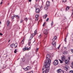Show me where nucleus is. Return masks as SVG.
<instances>
[{
  "mask_svg": "<svg viewBox=\"0 0 73 73\" xmlns=\"http://www.w3.org/2000/svg\"><path fill=\"white\" fill-rule=\"evenodd\" d=\"M25 20L27 21L28 20V18H25Z\"/></svg>",
  "mask_w": 73,
  "mask_h": 73,
  "instance_id": "473e14b6",
  "label": "nucleus"
},
{
  "mask_svg": "<svg viewBox=\"0 0 73 73\" xmlns=\"http://www.w3.org/2000/svg\"><path fill=\"white\" fill-rule=\"evenodd\" d=\"M38 0H36V2H37V1H38Z\"/></svg>",
  "mask_w": 73,
  "mask_h": 73,
  "instance_id": "6e6d98bb",
  "label": "nucleus"
},
{
  "mask_svg": "<svg viewBox=\"0 0 73 73\" xmlns=\"http://www.w3.org/2000/svg\"><path fill=\"white\" fill-rule=\"evenodd\" d=\"M73 73V71L72 70H71L70 71L69 73Z\"/></svg>",
  "mask_w": 73,
  "mask_h": 73,
  "instance_id": "2f4dec72",
  "label": "nucleus"
},
{
  "mask_svg": "<svg viewBox=\"0 0 73 73\" xmlns=\"http://www.w3.org/2000/svg\"><path fill=\"white\" fill-rule=\"evenodd\" d=\"M48 9V7H47V6H45L44 8V9H45V10H47V9Z\"/></svg>",
  "mask_w": 73,
  "mask_h": 73,
  "instance_id": "5701e85b",
  "label": "nucleus"
},
{
  "mask_svg": "<svg viewBox=\"0 0 73 73\" xmlns=\"http://www.w3.org/2000/svg\"><path fill=\"white\" fill-rule=\"evenodd\" d=\"M57 38V36H55L52 39L53 42H52V44L54 46L56 47V42H55L54 41H55Z\"/></svg>",
  "mask_w": 73,
  "mask_h": 73,
  "instance_id": "f03ea898",
  "label": "nucleus"
},
{
  "mask_svg": "<svg viewBox=\"0 0 73 73\" xmlns=\"http://www.w3.org/2000/svg\"><path fill=\"white\" fill-rule=\"evenodd\" d=\"M24 69L25 70H28L27 67L26 68H24Z\"/></svg>",
  "mask_w": 73,
  "mask_h": 73,
  "instance_id": "a878e982",
  "label": "nucleus"
},
{
  "mask_svg": "<svg viewBox=\"0 0 73 73\" xmlns=\"http://www.w3.org/2000/svg\"><path fill=\"white\" fill-rule=\"evenodd\" d=\"M51 62V60H47L44 62L45 64V66L42 68L43 70L46 71V72H49L50 70V64Z\"/></svg>",
  "mask_w": 73,
  "mask_h": 73,
  "instance_id": "f257e3e1",
  "label": "nucleus"
},
{
  "mask_svg": "<svg viewBox=\"0 0 73 73\" xmlns=\"http://www.w3.org/2000/svg\"><path fill=\"white\" fill-rule=\"evenodd\" d=\"M64 41L66 42V38H65L64 39Z\"/></svg>",
  "mask_w": 73,
  "mask_h": 73,
  "instance_id": "37998d69",
  "label": "nucleus"
},
{
  "mask_svg": "<svg viewBox=\"0 0 73 73\" xmlns=\"http://www.w3.org/2000/svg\"><path fill=\"white\" fill-rule=\"evenodd\" d=\"M72 14H73V9L72 10Z\"/></svg>",
  "mask_w": 73,
  "mask_h": 73,
  "instance_id": "052dcab7",
  "label": "nucleus"
},
{
  "mask_svg": "<svg viewBox=\"0 0 73 73\" xmlns=\"http://www.w3.org/2000/svg\"><path fill=\"white\" fill-rule=\"evenodd\" d=\"M39 16V15L38 14L36 15V16H35L36 18V19H37V20H38V19H37V18H38V17Z\"/></svg>",
  "mask_w": 73,
  "mask_h": 73,
  "instance_id": "6ab92c4d",
  "label": "nucleus"
},
{
  "mask_svg": "<svg viewBox=\"0 0 73 73\" xmlns=\"http://www.w3.org/2000/svg\"><path fill=\"white\" fill-rule=\"evenodd\" d=\"M14 17H18V18H19V16H18V15H14Z\"/></svg>",
  "mask_w": 73,
  "mask_h": 73,
  "instance_id": "cd10ccee",
  "label": "nucleus"
},
{
  "mask_svg": "<svg viewBox=\"0 0 73 73\" xmlns=\"http://www.w3.org/2000/svg\"><path fill=\"white\" fill-rule=\"evenodd\" d=\"M59 60L60 62V63H61V64H62V63L63 62L62 60H61L60 59Z\"/></svg>",
  "mask_w": 73,
  "mask_h": 73,
  "instance_id": "72a5a7b5",
  "label": "nucleus"
},
{
  "mask_svg": "<svg viewBox=\"0 0 73 73\" xmlns=\"http://www.w3.org/2000/svg\"><path fill=\"white\" fill-rule=\"evenodd\" d=\"M42 73H48V72H46V71L43 70V69H42Z\"/></svg>",
  "mask_w": 73,
  "mask_h": 73,
  "instance_id": "2eb2a0df",
  "label": "nucleus"
},
{
  "mask_svg": "<svg viewBox=\"0 0 73 73\" xmlns=\"http://www.w3.org/2000/svg\"><path fill=\"white\" fill-rule=\"evenodd\" d=\"M34 35H36V34H37V30H36L34 32Z\"/></svg>",
  "mask_w": 73,
  "mask_h": 73,
  "instance_id": "bb28decb",
  "label": "nucleus"
},
{
  "mask_svg": "<svg viewBox=\"0 0 73 73\" xmlns=\"http://www.w3.org/2000/svg\"><path fill=\"white\" fill-rule=\"evenodd\" d=\"M22 61L23 62H24V61H25V60L24 59L22 58Z\"/></svg>",
  "mask_w": 73,
  "mask_h": 73,
  "instance_id": "f704fd0d",
  "label": "nucleus"
},
{
  "mask_svg": "<svg viewBox=\"0 0 73 73\" xmlns=\"http://www.w3.org/2000/svg\"><path fill=\"white\" fill-rule=\"evenodd\" d=\"M31 40L30 39L29 41V46H31Z\"/></svg>",
  "mask_w": 73,
  "mask_h": 73,
  "instance_id": "ddd939ff",
  "label": "nucleus"
},
{
  "mask_svg": "<svg viewBox=\"0 0 73 73\" xmlns=\"http://www.w3.org/2000/svg\"><path fill=\"white\" fill-rule=\"evenodd\" d=\"M10 24V22H9V21H7V26L9 25Z\"/></svg>",
  "mask_w": 73,
  "mask_h": 73,
  "instance_id": "a211bd4d",
  "label": "nucleus"
},
{
  "mask_svg": "<svg viewBox=\"0 0 73 73\" xmlns=\"http://www.w3.org/2000/svg\"><path fill=\"white\" fill-rule=\"evenodd\" d=\"M69 9V7L68 6H67L66 8V11H67V10H68Z\"/></svg>",
  "mask_w": 73,
  "mask_h": 73,
  "instance_id": "aec40b11",
  "label": "nucleus"
},
{
  "mask_svg": "<svg viewBox=\"0 0 73 73\" xmlns=\"http://www.w3.org/2000/svg\"><path fill=\"white\" fill-rule=\"evenodd\" d=\"M25 48H24L23 49V50H24V51H25V50H29V49H30V48H31V46L30 47V49L29 48H28V47H26V46H25Z\"/></svg>",
  "mask_w": 73,
  "mask_h": 73,
  "instance_id": "423d86ee",
  "label": "nucleus"
},
{
  "mask_svg": "<svg viewBox=\"0 0 73 73\" xmlns=\"http://www.w3.org/2000/svg\"><path fill=\"white\" fill-rule=\"evenodd\" d=\"M35 34L34 33H33L31 35V37L30 38V40H31L32 39V38L33 37V36H35Z\"/></svg>",
  "mask_w": 73,
  "mask_h": 73,
  "instance_id": "6e6552de",
  "label": "nucleus"
},
{
  "mask_svg": "<svg viewBox=\"0 0 73 73\" xmlns=\"http://www.w3.org/2000/svg\"><path fill=\"white\" fill-rule=\"evenodd\" d=\"M49 20V18H48L47 19H46V21L48 22Z\"/></svg>",
  "mask_w": 73,
  "mask_h": 73,
  "instance_id": "58836bf2",
  "label": "nucleus"
},
{
  "mask_svg": "<svg viewBox=\"0 0 73 73\" xmlns=\"http://www.w3.org/2000/svg\"><path fill=\"white\" fill-rule=\"evenodd\" d=\"M17 52V51L16 49H15L14 51L15 53H16Z\"/></svg>",
  "mask_w": 73,
  "mask_h": 73,
  "instance_id": "c756f323",
  "label": "nucleus"
},
{
  "mask_svg": "<svg viewBox=\"0 0 73 73\" xmlns=\"http://www.w3.org/2000/svg\"><path fill=\"white\" fill-rule=\"evenodd\" d=\"M63 2H64V3H65V2H66V0H62Z\"/></svg>",
  "mask_w": 73,
  "mask_h": 73,
  "instance_id": "a19ab883",
  "label": "nucleus"
},
{
  "mask_svg": "<svg viewBox=\"0 0 73 73\" xmlns=\"http://www.w3.org/2000/svg\"><path fill=\"white\" fill-rule=\"evenodd\" d=\"M71 52H72V53H73V49H71Z\"/></svg>",
  "mask_w": 73,
  "mask_h": 73,
  "instance_id": "ea45409f",
  "label": "nucleus"
},
{
  "mask_svg": "<svg viewBox=\"0 0 73 73\" xmlns=\"http://www.w3.org/2000/svg\"><path fill=\"white\" fill-rule=\"evenodd\" d=\"M6 57H7V55H6Z\"/></svg>",
  "mask_w": 73,
  "mask_h": 73,
  "instance_id": "69168bd1",
  "label": "nucleus"
},
{
  "mask_svg": "<svg viewBox=\"0 0 73 73\" xmlns=\"http://www.w3.org/2000/svg\"><path fill=\"white\" fill-rule=\"evenodd\" d=\"M27 69L28 70H29V69H31V66H28L27 67Z\"/></svg>",
  "mask_w": 73,
  "mask_h": 73,
  "instance_id": "b1692460",
  "label": "nucleus"
},
{
  "mask_svg": "<svg viewBox=\"0 0 73 73\" xmlns=\"http://www.w3.org/2000/svg\"><path fill=\"white\" fill-rule=\"evenodd\" d=\"M0 35L1 36H3V34L1 33H0Z\"/></svg>",
  "mask_w": 73,
  "mask_h": 73,
  "instance_id": "8fccbe9b",
  "label": "nucleus"
},
{
  "mask_svg": "<svg viewBox=\"0 0 73 73\" xmlns=\"http://www.w3.org/2000/svg\"><path fill=\"white\" fill-rule=\"evenodd\" d=\"M14 16L12 17H11L12 19H14Z\"/></svg>",
  "mask_w": 73,
  "mask_h": 73,
  "instance_id": "79ce46f5",
  "label": "nucleus"
},
{
  "mask_svg": "<svg viewBox=\"0 0 73 73\" xmlns=\"http://www.w3.org/2000/svg\"><path fill=\"white\" fill-rule=\"evenodd\" d=\"M25 40V38H23V39L22 40V41H24V40Z\"/></svg>",
  "mask_w": 73,
  "mask_h": 73,
  "instance_id": "09e8293b",
  "label": "nucleus"
},
{
  "mask_svg": "<svg viewBox=\"0 0 73 73\" xmlns=\"http://www.w3.org/2000/svg\"><path fill=\"white\" fill-rule=\"evenodd\" d=\"M60 44L59 45V46L58 47V49H59V48H60Z\"/></svg>",
  "mask_w": 73,
  "mask_h": 73,
  "instance_id": "a18cd8bd",
  "label": "nucleus"
},
{
  "mask_svg": "<svg viewBox=\"0 0 73 73\" xmlns=\"http://www.w3.org/2000/svg\"><path fill=\"white\" fill-rule=\"evenodd\" d=\"M45 22H44V23H43V25H42V26L43 27H44V25H45Z\"/></svg>",
  "mask_w": 73,
  "mask_h": 73,
  "instance_id": "4c0bfd02",
  "label": "nucleus"
},
{
  "mask_svg": "<svg viewBox=\"0 0 73 73\" xmlns=\"http://www.w3.org/2000/svg\"><path fill=\"white\" fill-rule=\"evenodd\" d=\"M73 15V13H72L71 16H72V15Z\"/></svg>",
  "mask_w": 73,
  "mask_h": 73,
  "instance_id": "680f3d73",
  "label": "nucleus"
},
{
  "mask_svg": "<svg viewBox=\"0 0 73 73\" xmlns=\"http://www.w3.org/2000/svg\"><path fill=\"white\" fill-rule=\"evenodd\" d=\"M42 37V35L41 34L39 36H38V38H41V37Z\"/></svg>",
  "mask_w": 73,
  "mask_h": 73,
  "instance_id": "4be33fe9",
  "label": "nucleus"
},
{
  "mask_svg": "<svg viewBox=\"0 0 73 73\" xmlns=\"http://www.w3.org/2000/svg\"><path fill=\"white\" fill-rule=\"evenodd\" d=\"M42 6L41 5L40 7V8L41 9V8H42Z\"/></svg>",
  "mask_w": 73,
  "mask_h": 73,
  "instance_id": "603ef678",
  "label": "nucleus"
},
{
  "mask_svg": "<svg viewBox=\"0 0 73 73\" xmlns=\"http://www.w3.org/2000/svg\"><path fill=\"white\" fill-rule=\"evenodd\" d=\"M63 54H68V52L67 51H64L63 52Z\"/></svg>",
  "mask_w": 73,
  "mask_h": 73,
  "instance_id": "4468645a",
  "label": "nucleus"
},
{
  "mask_svg": "<svg viewBox=\"0 0 73 73\" xmlns=\"http://www.w3.org/2000/svg\"><path fill=\"white\" fill-rule=\"evenodd\" d=\"M53 64L54 65H57L58 64V60H56L53 62Z\"/></svg>",
  "mask_w": 73,
  "mask_h": 73,
  "instance_id": "7ed1b4c3",
  "label": "nucleus"
},
{
  "mask_svg": "<svg viewBox=\"0 0 73 73\" xmlns=\"http://www.w3.org/2000/svg\"><path fill=\"white\" fill-rule=\"evenodd\" d=\"M53 21H52L51 23V26H52L53 25Z\"/></svg>",
  "mask_w": 73,
  "mask_h": 73,
  "instance_id": "c9c22d12",
  "label": "nucleus"
},
{
  "mask_svg": "<svg viewBox=\"0 0 73 73\" xmlns=\"http://www.w3.org/2000/svg\"><path fill=\"white\" fill-rule=\"evenodd\" d=\"M69 60H66L65 61V63L66 64H69Z\"/></svg>",
  "mask_w": 73,
  "mask_h": 73,
  "instance_id": "f8f14e48",
  "label": "nucleus"
},
{
  "mask_svg": "<svg viewBox=\"0 0 73 73\" xmlns=\"http://www.w3.org/2000/svg\"><path fill=\"white\" fill-rule=\"evenodd\" d=\"M61 59L62 61H64V60H65V56L63 55L62 56H61Z\"/></svg>",
  "mask_w": 73,
  "mask_h": 73,
  "instance_id": "1a4fd4ad",
  "label": "nucleus"
},
{
  "mask_svg": "<svg viewBox=\"0 0 73 73\" xmlns=\"http://www.w3.org/2000/svg\"><path fill=\"white\" fill-rule=\"evenodd\" d=\"M27 73H33V72L31 71V72H29Z\"/></svg>",
  "mask_w": 73,
  "mask_h": 73,
  "instance_id": "de8ad7c7",
  "label": "nucleus"
},
{
  "mask_svg": "<svg viewBox=\"0 0 73 73\" xmlns=\"http://www.w3.org/2000/svg\"><path fill=\"white\" fill-rule=\"evenodd\" d=\"M38 48H37L36 50V52H37V51H38Z\"/></svg>",
  "mask_w": 73,
  "mask_h": 73,
  "instance_id": "49530a36",
  "label": "nucleus"
},
{
  "mask_svg": "<svg viewBox=\"0 0 73 73\" xmlns=\"http://www.w3.org/2000/svg\"><path fill=\"white\" fill-rule=\"evenodd\" d=\"M64 69H65V70H66V71H67L68 69V68L66 67H64Z\"/></svg>",
  "mask_w": 73,
  "mask_h": 73,
  "instance_id": "393cba45",
  "label": "nucleus"
},
{
  "mask_svg": "<svg viewBox=\"0 0 73 73\" xmlns=\"http://www.w3.org/2000/svg\"><path fill=\"white\" fill-rule=\"evenodd\" d=\"M71 67L72 68H73V62L71 63Z\"/></svg>",
  "mask_w": 73,
  "mask_h": 73,
  "instance_id": "c85d7f7f",
  "label": "nucleus"
},
{
  "mask_svg": "<svg viewBox=\"0 0 73 73\" xmlns=\"http://www.w3.org/2000/svg\"><path fill=\"white\" fill-rule=\"evenodd\" d=\"M11 41V40H9L8 41V42H9Z\"/></svg>",
  "mask_w": 73,
  "mask_h": 73,
  "instance_id": "5fc2aeb1",
  "label": "nucleus"
},
{
  "mask_svg": "<svg viewBox=\"0 0 73 73\" xmlns=\"http://www.w3.org/2000/svg\"><path fill=\"white\" fill-rule=\"evenodd\" d=\"M14 45L15 44L13 43V44H11L10 45L11 47V48H13V46H14Z\"/></svg>",
  "mask_w": 73,
  "mask_h": 73,
  "instance_id": "f3484780",
  "label": "nucleus"
},
{
  "mask_svg": "<svg viewBox=\"0 0 73 73\" xmlns=\"http://www.w3.org/2000/svg\"><path fill=\"white\" fill-rule=\"evenodd\" d=\"M9 3H8V5H9Z\"/></svg>",
  "mask_w": 73,
  "mask_h": 73,
  "instance_id": "0e129e2a",
  "label": "nucleus"
},
{
  "mask_svg": "<svg viewBox=\"0 0 73 73\" xmlns=\"http://www.w3.org/2000/svg\"><path fill=\"white\" fill-rule=\"evenodd\" d=\"M62 71V70L61 69H59L57 70V73H61Z\"/></svg>",
  "mask_w": 73,
  "mask_h": 73,
  "instance_id": "9d476101",
  "label": "nucleus"
},
{
  "mask_svg": "<svg viewBox=\"0 0 73 73\" xmlns=\"http://www.w3.org/2000/svg\"><path fill=\"white\" fill-rule=\"evenodd\" d=\"M46 5L47 7H49V5H50V2L49 1H47L46 3Z\"/></svg>",
  "mask_w": 73,
  "mask_h": 73,
  "instance_id": "9b49d317",
  "label": "nucleus"
},
{
  "mask_svg": "<svg viewBox=\"0 0 73 73\" xmlns=\"http://www.w3.org/2000/svg\"><path fill=\"white\" fill-rule=\"evenodd\" d=\"M40 12V9L37 8L36 9V12L37 13H39Z\"/></svg>",
  "mask_w": 73,
  "mask_h": 73,
  "instance_id": "0eeeda50",
  "label": "nucleus"
},
{
  "mask_svg": "<svg viewBox=\"0 0 73 73\" xmlns=\"http://www.w3.org/2000/svg\"><path fill=\"white\" fill-rule=\"evenodd\" d=\"M23 43H24V41L22 40V41L21 42V44H23Z\"/></svg>",
  "mask_w": 73,
  "mask_h": 73,
  "instance_id": "c03bdc74",
  "label": "nucleus"
},
{
  "mask_svg": "<svg viewBox=\"0 0 73 73\" xmlns=\"http://www.w3.org/2000/svg\"><path fill=\"white\" fill-rule=\"evenodd\" d=\"M73 15V13H72L71 16H72V15Z\"/></svg>",
  "mask_w": 73,
  "mask_h": 73,
  "instance_id": "e2e57ef3",
  "label": "nucleus"
},
{
  "mask_svg": "<svg viewBox=\"0 0 73 73\" xmlns=\"http://www.w3.org/2000/svg\"><path fill=\"white\" fill-rule=\"evenodd\" d=\"M23 20L22 19V20H21V23H23Z\"/></svg>",
  "mask_w": 73,
  "mask_h": 73,
  "instance_id": "e433bc0d",
  "label": "nucleus"
},
{
  "mask_svg": "<svg viewBox=\"0 0 73 73\" xmlns=\"http://www.w3.org/2000/svg\"><path fill=\"white\" fill-rule=\"evenodd\" d=\"M14 46L15 48H16L17 47V43H16L15 44H14Z\"/></svg>",
  "mask_w": 73,
  "mask_h": 73,
  "instance_id": "dca6fc26",
  "label": "nucleus"
},
{
  "mask_svg": "<svg viewBox=\"0 0 73 73\" xmlns=\"http://www.w3.org/2000/svg\"><path fill=\"white\" fill-rule=\"evenodd\" d=\"M48 33V30L47 29L45 30L43 32V33L45 35H47Z\"/></svg>",
  "mask_w": 73,
  "mask_h": 73,
  "instance_id": "39448f33",
  "label": "nucleus"
},
{
  "mask_svg": "<svg viewBox=\"0 0 73 73\" xmlns=\"http://www.w3.org/2000/svg\"><path fill=\"white\" fill-rule=\"evenodd\" d=\"M68 60H70V56L68 57Z\"/></svg>",
  "mask_w": 73,
  "mask_h": 73,
  "instance_id": "7c9ffc66",
  "label": "nucleus"
},
{
  "mask_svg": "<svg viewBox=\"0 0 73 73\" xmlns=\"http://www.w3.org/2000/svg\"><path fill=\"white\" fill-rule=\"evenodd\" d=\"M31 1H32V0H29V2H31Z\"/></svg>",
  "mask_w": 73,
  "mask_h": 73,
  "instance_id": "3c124183",
  "label": "nucleus"
},
{
  "mask_svg": "<svg viewBox=\"0 0 73 73\" xmlns=\"http://www.w3.org/2000/svg\"><path fill=\"white\" fill-rule=\"evenodd\" d=\"M1 24V21L0 22V24Z\"/></svg>",
  "mask_w": 73,
  "mask_h": 73,
  "instance_id": "13d9d810",
  "label": "nucleus"
},
{
  "mask_svg": "<svg viewBox=\"0 0 73 73\" xmlns=\"http://www.w3.org/2000/svg\"><path fill=\"white\" fill-rule=\"evenodd\" d=\"M48 17V15L47 14L45 15L44 16V19H46V17Z\"/></svg>",
  "mask_w": 73,
  "mask_h": 73,
  "instance_id": "412c9836",
  "label": "nucleus"
},
{
  "mask_svg": "<svg viewBox=\"0 0 73 73\" xmlns=\"http://www.w3.org/2000/svg\"><path fill=\"white\" fill-rule=\"evenodd\" d=\"M3 4V2H1L0 3V4Z\"/></svg>",
  "mask_w": 73,
  "mask_h": 73,
  "instance_id": "864d4df0",
  "label": "nucleus"
},
{
  "mask_svg": "<svg viewBox=\"0 0 73 73\" xmlns=\"http://www.w3.org/2000/svg\"><path fill=\"white\" fill-rule=\"evenodd\" d=\"M46 58L47 60H46L45 61H46V60H49L50 59H49V58L50 57V55L49 54H47L46 55Z\"/></svg>",
  "mask_w": 73,
  "mask_h": 73,
  "instance_id": "20e7f679",
  "label": "nucleus"
},
{
  "mask_svg": "<svg viewBox=\"0 0 73 73\" xmlns=\"http://www.w3.org/2000/svg\"><path fill=\"white\" fill-rule=\"evenodd\" d=\"M64 48H65V49H66V47H64Z\"/></svg>",
  "mask_w": 73,
  "mask_h": 73,
  "instance_id": "bf43d9fd",
  "label": "nucleus"
},
{
  "mask_svg": "<svg viewBox=\"0 0 73 73\" xmlns=\"http://www.w3.org/2000/svg\"><path fill=\"white\" fill-rule=\"evenodd\" d=\"M68 36V34H67V35H66V37H67Z\"/></svg>",
  "mask_w": 73,
  "mask_h": 73,
  "instance_id": "4d7b16f0",
  "label": "nucleus"
}]
</instances>
